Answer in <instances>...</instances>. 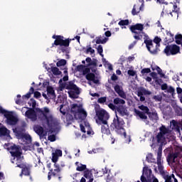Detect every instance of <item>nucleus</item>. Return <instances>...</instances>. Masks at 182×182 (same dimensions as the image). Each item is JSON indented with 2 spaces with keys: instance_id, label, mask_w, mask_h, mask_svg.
I'll use <instances>...</instances> for the list:
<instances>
[{
  "instance_id": "a878e982",
  "label": "nucleus",
  "mask_w": 182,
  "mask_h": 182,
  "mask_svg": "<svg viewBox=\"0 0 182 182\" xmlns=\"http://www.w3.org/2000/svg\"><path fill=\"white\" fill-rule=\"evenodd\" d=\"M171 124L173 127V129H175V130L178 132V133H180V129L182 130V122L178 123L177 121L173 119L171 122Z\"/></svg>"
},
{
  "instance_id": "603ef678",
  "label": "nucleus",
  "mask_w": 182,
  "mask_h": 182,
  "mask_svg": "<svg viewBox=\"0 0 182 182\" xmlns=\"http://www.w3.org/2000/svg\"><path fill=\"white\" fill-rule=\"evenodd\" d=\"M107 100V97H101L98 98L97 103H100V105H103L104 103H106Z\"/></svg>"
},
{
  "instance_id": "58836bf2",
  "label": "nucleus",
  "mask_w": 182,
  "mask_h": 182,
  "mask_svg": "<svg viewBox=\"0 0 182 182\" xmlns=\"http://www.w3.org/2000/svg\"><path fill=\"white\" fill-rule=\"evenodd\" d=\"M152 70H156L158 75H160V77H164V76H166V75H164V73H163V70H161V68H160V67L159 66H156L155 68H151Z\"/></svg>"
},
{
  "instance_id": "79ce46f5",
  "label": "nucleus",
  "mask_w": 182,
  "mask_h": 182,
  "mask_svg": "<svg viewBox=\"0 0 182 182\" xmlns=\"http://www.w3.org/2000/svg\"><path fill=\"white\" fill-rule=\"evenodd\" d=\"M21 171L24 176H31V168L26 165L23 168V169H21Z\"/></svg>"
},
{
  "instance_id": "72a5a7b5",
  "label": "nucleus",
  "mask_w": 182,
  "mask_h": 182,
  "mask_svg": "<svg viewBox=\"0 0 182 182\" xmlns=\"http://www.w3.org/2000/svg\"><path fill=\"white\" fill-rule=\"evenodd\" d=\"M33 93H35V88H33V87H31L26 95L22 96V99H29Z\"/></svg>"
},
{
  "instance_id": "1a4fd4ad",
  "label": "nucleus",
  "mask_w": 182,
  "mask_h": 182,
  "mask_svg": "<svg viewBox=\"0 0 182 182\" xmlns=\"http://www.w3.org/2000/svg\"><path fill=\"white\" fill-rule=\"evenodd\" d=\"M144 43H145L147 50L151 55H157L159 53V51H160V48L159 46H157L156 44L153 43V41L145 39L144 41Z\"/></svg>"
},
{
  "instance_id": "e433bc0d",
  "label": "nucleus",
  "mask_w": 182,
  "mask_h": 182,
  "mask_svg": "<svg viewBox=\"0 0 182 182\" xmlns=\"http://www.w3.org/2000/svg\"><path fill=\"white\" fill-rule=\"evenodd\" d=\"M65 120L68 124H70L75 120V117L72 114L68 113L65 115Z\"/></svg>"
},
{
  "instance_id": "de8ad7c7",
  "label": "nucleus",
  "mask_w": 182,
  "mask_h": 182,
  "mask_svg": "<svg viewBox=\"0 0 182 182\" xmlns=\"http://www.w3.org/2000/svg\"><path fill=\"white\" fill-rule=\"evenodd\" d=\"M102 60L104 66H106V65H107L109 70H113V65H112V64H110L109 61L106 60V58H103Z\"/></svg>"
},
{
  "instance_id": "9b49d317",
  "label": "nucleus",
  "mask_w": 182,
  "mask_h": 182,
  "mask_svg": "<svg viewBox=\"0 0 182 182\" xmlns=\"http://www.w3.org/2000/svg\"><path fill=\"white\" fill-rule=\"evenodd\" d=\"M151 169H149L148 166H144L143 168V173L141 176V182H151Z\"/></svg>"
},
{
  "instance_id": "4d7b16f0",
  "label": "nucleus",
  "mask_w": 182,
  "mask_h": 182,
  "mask_svg": "<svg viewBox=\"0 0 182 182\" xmlns=\"http://www.w3.org/2000/svg\"><path fill=\"white\" fill-rule=\"evenodd\" d=\"M151 73V70H150V68H143L141 70V73L143 75H146L147 73Z\"/></svg>"
},
{
  "instance_id": "5fc2aeb1",
  "label": "nucleus",
  "mask_w": 182,
  "mask_h": 182,
  "mask_svg": "<svg viewBox=\"0 0 182 182\" xmlns=\"http://www.w3.org/2000/svg\"><path fill=\"white\" fill-rule=\"evenodd\" d=\"M168 93H171L172 95V97H174V95H176V90L174 87L170 86L167 90Z\"/></svg>"
},
{
  "instance_id": "a19ab883",
  "label": "nucleus",
  "mask_w": 182,
  "mask_h": 182,
  "mask_svg": "<svg viewBox=\"0 0 182 182\" xmlns=\"http://www.w3.org/2000/svg\"><path fill=\"white\" fill-rule=\"evenodd\" d=\"M139 92L140 96H147L151 95V91L146 90V88H142Z\"/></svg>"
},
{
  "instance_id": "0eeeda50",
  "label": "nucleus",
  "mask_w": 182,
  "mask_h": 182,
  "mask_svg": "<svg viewBox=\"0 0 182 182\" xmlns=\"http://www.w3.org/2000/svg\"><path fill=\"white\" fill-rule=\"evenodd\" d=\"M9 153L11 154L12 157H14L13 160H15V157L16 158V161L21 160V156H22V152L21 151V147L19 146H16L14 144L8 148Z\"/></svg>"
},
{
  "instance_id": "69168bd1",
  "label": "nucleus",
  "mask_w": 182,
  "mask_h": 182,
  "mask_svg": "<svg viewBox=\"0 0 182 182\" xmlns=\"http://www.w3.org/2000/svg\"><path fill=\"white\" fill-rule=\"evenodd\" d=\"M88 73H90V68L85 67L82 70V75H88Z\"/></svg>"
},
{
  "instance_id": "c85d7f7f",
  "label": "nucleus",
  "mask_w": 182,
  "mask_h": 182,
  "mask_svg": "<svg viewBox=\"0 0 182 182\" xmlns=\"http://www.w3.org/2000/svg\"><path fill=\"white\" fill-rule=\"evenodd\" d=\"M134 113L136 114V116H139L140 119H142L143 120H146L147 119V116L145 112L139 111L136 109H134Z\"/></svg>"
},
{
  "instance_id": "bf43d9fd",
  "label": "nucleus",
  "mask_w": 182,
  "mask_h": 182,
  "mask_svg": "<svg viewBox=\"0 0 182 182\" xmlns=\"http://www.w3.org/2000/svg\"><path fill=\"white\" fill-rule=\"evenodd\" d=\"M162 177H163V178L165 179L164 182H173V181H171V176L167 175V173L165 174L164 176H163Z\"/></svg>"
},
{
  "instance_id": "e2e57ef3",
  "label": "nucleus",
  "mask_w": 182,
  "mask_h": 182,
  "mask_svg": "<svg viewBox=\"0 0 182 182\" xmlns=\"http://www.w3.org/2000/svg\"><path fill=\"white\" fill-rule=\"evenodd\" d=\"M84 68H85V65H79L76 67L77 72H83Z\"/></svg>"
},
{
  "instance_id": "b1692460",
  "label": "nucleus",
  "mask_w": 182,
  "mask_h": 182,
  "mask_svg": "<svg viewBox=\"0 0 182 182\" xmlns=\"http://www.w3.org/2000/svg\"><path fill=\"white\" fill-rule=\"evenodd\" d=\"M167 36L164 38L165 45H168V43H171V42H174V35L171 33V32L166 33Z\"/></svg>"
},
{
  "instance_id": "a211bd4d",
  "label": "nucleus",
  "mask_w": 182,
  "mask_h": 182,
  "mask_svg": "<svg viewBox=\"0 0 182 182\" xmlns=\"http://www.w3.org/2000/svg\"><path fill=\"white\" fill-rule=\"evenodd\" d=\"M117 112V113H119V116H122V117L124 116L127 115V109H126V107H124L122 105L117 106L116 112Z\"/></svg>"
},
{
  "instance_id": "dca6fc26",
  "label": "nucleus",
  "mask_w": 182,
  "mask_h": 182,
  "mask_svg": "<svg viewBox=\"0 0 182 182\" xmlns=\"http://www.w3.org/2000/svg\"><path fill=\"white\" fill-rule=\"evenodd\" d=\"M74 117L75 120H85L87 117V112L83 108H81Z\"/></svg>"
},
{
  "instance_id": "5701e85b",
  "label": "nucleus",
  "mask_w": 182,
  "mask_h": 182,
  "mask_svg": "<svg viewBox=\"0 0 182 182\" xmlns=\"http://www.w3.org/2000/svg\"><path fill=\"white\" fill-rule=\"evenodd\" d=\"M82 109V107H79V105H77V104H73L71 106V109H70V113H72V114H73L74 117L76 116V114H77L80 112V110Z\"/></svg>"
},
{
  "instance_id": "a18cd8bd",
  "label": "nucleus",
  "mask_w": 182,
  "mask_h": 182,
  "mask_svg": "<svg viewBox=\"0 0 182 182\" xmlns=\"http://www.w3.org/2000/svg\"><path fill=\"white\" fill-rule=\"evenodd\" d=\"M51 72L55 76H58L59 75H62V71L59 70V68H58V67L51 68Z\"/></svg>"
},
{
  "instance_id": "3c124183",
  "label": "nucleus",
  "mask_w": 182,
  "mask_h": 182,
  "mask_svg": "<svg viewBox=\"0 0 182 182\" xmlns=\"http://www.w3.org/2000/svg\"><path fill=\"white\" fill-rule=\"evenodd\" d=\"M161 41V38L159 36H156L153 41L154 43H156V46L160 48V42Z\"/></svg>"
},
{
  "instance_id": "f8f14e48",
  "label": "nucleus",
  "mask_w": 182,
  "mask_h": 182,
  "mask_svg": "<svg viewBox=\"0 0 182 182\" xmlns=\"http://www.w3.org/2000/svg\"><path fill=\"white\" fill-rule=\"evenodd\" d=\"M4 116L6 117L8 124H10V126H15V124L18 123V118L14 116L11 112H9L5 109Z\"/></svg>"
},
{
  "instance_id": "052dcab7",
  "label": "nucleus",
  "mask_w": 182,
  "mask_h": 182,
  "mask_svg": "<svg viewBox=\"0 0 182 182\" xmlns=\"http://www.w3.org/2000/svg\"><path fill=\"white\" fill-rule=\"evenodd\" d=\"M17 97L18 99L16 100V105H22L23 103V101L21 100V95H18Z\"/></svg>"
},
{
  "instance_id": "f704fd0d",
  "label": "nucleus",
  "mask_w": 182,
  "mask_h": 182,
  "mask_svg": "<svg viewBox=\"0 0 182 182\" xmlns=\"http://www.w3.org/2000/svg\"><path fill=\"white\" fill-rule=\"evenodd\" d=\"M158 134H161L164 136H166V134H168V129H167L166 127V126L162 125L160 128H159V132Z\"/></svg>"
},
{
  "instance_id": "4468645a",
  "label": "nucleus",
  "mask_w": 182,
  "mask_h": 182,
  "mask_svg": "<svg viewBox=\"0 0 182 182\" xmlns=\"http://www.w3.org/2000/svg\"><path fill=\"white\" fill-rule=\"evenodd\" d=\"M54 171L53 169L51 168L50 172H48V179L50 180L53 176V177H58V180H60L62 178L60 176V168L59 167V165H57L56 164H54Z\"/></svg>"
},
{
  "instance_id": "6e6552de",
  "label": "nucleus",
  "mask_w": 182,
  "mask_h": 182,
  "mask_svg": "<svg viewBox=\"0 0 182 182\" xmlns=\"http://www.w3.org/2000/svg\"><path fill=\"white\" fill-rule=\"evenodd\" d=\"M60 86L59 90L60 92H63L64 89H67L68 90H75L76 89H79L77 85L75 84L73 81H69L66 82H62V79L59 80Z\"/></svg>"
},
{
  "instance_id": "2f4dec72",
  "label": "nucleus",
  "mask_w": 182,
  "mask_h": 182,
  "mask_svg": "<svg viewBox=\"0 0 182 182\" xmlns=\"http://www.w3.org/2000/svg\"><path fill=\"white\" fill-rule=\"evenodd\" d=\"M75 166H77V171H85V170H87L86 165L82 164H79V162H75Z\"/></svg>"
},
{
  "instance_id": "473e14b6",
  "label": "nucleus",
  "mask_w": 182,
  "mask_h": 182,
  "mask_svg": "<svg viewBox=\"0 0 182 182\" xmlns=\"http://www.w3.org/2000/svg\"><path fill=\"white\" fill-rule=\"evenodd\" d=\"M146 114H148L150 120H152V121L159 120V115L157 114L156 112H150V111H149V113Z\"/></svg>"
},
{
  "instance_id": "aec40b11",
  "label": "nucleus",
  "mask_w": 182,
  "mask_h": 182,
  "mask_svg": "<svg viewBox=\"0 0 182 182\" xmlns=\"http://www.w3.org/2000/svg\"><path fill=\"white\" fill-rule=\"evenodd\" d=\"M62 156V150L57 149L55 152L52 154V161L53 163H57L58 160H59V157Z\"/></svg>"
},
{
  "instance_id": "09e8293b",
  "label": "nucleus",
  "mask_w": 182,
  "mask_h": 182,
  "mask_svg": "<svg viewBox=\"0 0 182 182\" xmlns=\"http://www.w3.org/2000/svg\"><path fill=\"white\" fill-rule=\"evenodd\" d=\"M163 146L159 145L158 151H157V157L156 159H161V154L163 151Z\"/></svg>"
},
{
  "instance_id": "c9c22d12",
  "label": "nucleus",
  "mask_w": 182,
  "mask_h": 182,
  "mask_svg": "<svg viewBox=\"0 0 182 182\" xmlns=\"http://www.w3.org/2000/svg\"><path fill=\"white\" fill-rule=\"evenodd\" d=\"M107 41H109V38H105L104 39H102V36L100 37H97L96 38V43L97 45H100V43H102V45L106 43V42H107Z\"/></svg>"
},
{
  "instance_id": "423d86ee",
  "label": "nucleus",
  "mask_w": 182,
  "mask_h": 182,
  "mask_svg": "<svg viewBox=\"0 0 182 182\" xmlns=\"http://www.w3.org/2000/svg\"><path fill=\"white\" fill-rule=\"evenodd\" d=\"M30 100L32 103L33 108H29L28 107H26V109H28V110L26 112L25 116L27 117V119L31 120V122H36L38 120V114L34 109L35 107H36V100H35L33 98H31Z\"/></svg>"
},
{
  "instance_id": "f03ea898",
  "label": "nucleus",
  "mask_w": 182,
  "mask_h": 182,
  "mask_svg": "<svg viewBox=\"0 0 182 182\" xmlns=\"http://www.w3.org/2000/svg\"><path fill=\"white\" fill-rule=\"evenodd\" d=\"M144 30V25L142 23H136L135 25L130 26L129 31L132 33H134L133 38L136 39L133 43L129 46V49H133L134 46L137 44V41H141L143 39V36L146 38H149V36L143 31Z\"/></svg>"
},
{
  "instance_id": "ddd939ff",
  "label": "nucleus",
  "mask_w": 182,
  "mask_h": 182,
  "mask_svg": "<svg viewBox=\"0 0 182 182\" xmlns=\"http://www.w3.org/2000/svg\"><path fill=\"white\" fill-rule=\"evenodd\" d=\"M16 136L18 139H22L23 140H26V141H32V137L31 135L28 134H25V128H22L16 131Z\"/></svg>"
},
{
  "instance_id": "4c0bfd02",
  "label": "nucleus",
  "mask_w": 182,
  "mask_h": 182,
  "mask_svg": "<svg viewBox=\"0 0 182 182\" xmlns=\"http://www.w3.org/2000/svg\"><path fill=\"white\" fill-rule=\"evenodd\" d=\"M22 160H23V156H21V160L17 161L16 166L18 167V168H21V170H23L26 166V164L22 163Z\"/></svg>"
},
{
  "instance_id": "680f3d73",
  "label": "nucleus",
  "mask_w": 182,
  "mask_h": 182,
  "mask_svg": "<svg viewBox=\"0 0 182 182\" xmlns=\"http://www.w3.org/2000/svg\"><path fill=\"white\" fill-rule=\"evenodd\" d=\"M108 107H109V109H111V110H113L116 113V110L117 109V106L114 105L113 103H109L108 105Z\"/></svg>"
},
{
  "instance_id": "ea45409f",
  "label": "nucleus",
  "mask_w": 182,
  "mask_h": 182,
  "mask_svg": "<svg viewBox=\"0 0 182 182\" xmlns=\"http://www.w3.org/2000/svg\"><path fill=\"white\" fill-rule=\"evenodd\" d=\"M0 134L1 136H8L9 134V130L5 127H0Z\"/></svg>"
},
{
  "instance_id": "c03bdc74",
  "label": "nucleus",
  "mask_w": 182,
  "mask_h": 182,
  "mask_svg": "<svg viewBox=\"0 0 182 182\" xmlns=\"http://www.w3.org/2000/svg\"><path fill=\"white\" fill-rule=\"evenodd\" d=\"M126 101L123 99H120L119 97H116L114 99V105H124Z\"/></svg>"
},
{
  "instance_id": "39448f33",
  "label": "nucleus",
  "mask_w": 182,
  "mask_h": 182,
  "mask_svg": "<svg viewBox=\"0 0 182 182\" xmlns=\"http://www.w3.org/2000/svg\"><path fill=\"white\" fill-rule=\"evenodd\" d=\"M53 39H55L54 43L52 44V46H63L64 48H69L72 39L65 38L63 36H56L53 35L52 36Z\"/></svg>"
},
{
  "instance_id": "864d4df0",
  "label": "nucleus",
  "mask_w": 182,
  "mask_h": 182,
  "mask_svg": "<svg viewBox=\"0 0 182 182\" xmlns=\"http://www.w3.org/2000/svg\"><path fill=\"white\" fill-rule=\"evenodd\" d=\"M58 68H60V66H65L66 65V60H60L58 62L56 63Z\"/></svg>"
},
{
  "instance_id": "bb28decb",
  "label": "nucleus",
  "mask_w": 182,
  "mask_h": 182,
  "mask_svg": "<svg viewBox=\"0 0 182 182\" xmlns=\"http://www.w3.org/2000/svg\"><path fill=\"white\" fill-rule=\"evenodd\" d=\"M47 95L50 99H55V97H56V95H55V90H53V87H47Z\"/></svg>"
},
{
  "instance_id": "13d9d810",
  "label": "nucleus",
  "mask_w": 182,
  "mask_h": 182,
  "mask_svg": "<svg viewBox=\"0 0 182 182\" xmlns=\"http://www.w3.org/2000/svg\"><path fill=\"white\" fill-rule=\"evenodd\" d=\"M153 154H149L146 156V161L148 163H154V161H153Z\"/></svg>"
},
{
  "instance_id": "0e129e2a",
  "label": "nucleus",
  "mask_w": 182,
  "mask_h": 182,
  "mask_svg": "<svg viewBox=\"0 0 182 182\" xmlns=\"http://www.w3.org/2000/svg\"><path fill=\"white\" fill-rule=\"evenodd\" d=\"M33 94H34V97L36 99H40V97H41V95L39 91H36V92L34 91Z\"/></svg>"
},
{
  "instance_id": "f257e3e1",
  "label": "nucleus",
  "mask_w": 182,
  "mask_h": 182,
  "mask_svg": "<svg viewBox=\"0 0 182 182\" xmlns=\"http://www.w3.org/2000/svg\"><path fill=\"white\" fill-rule=\"evenodd\" d=\"M37 113H39V119L43 126H47L51 130H53L55 127L59 126V122L58 119L53 117V114H50V110L48 107H43V109L36 108Z\"/></svg>"
},
{
  "instance_id": "412c9836",
  "label": "nucleus",
  "mask_w": 182,
  "mask_h": 182,
  "mask_svg": "<svg viewBox=\"0 0 182 182\" xmlns=\"http://www.w3.org/2000/svg\"><path fill=\"white\" fill-rule=\"evenodd\" d=\"M68 93L71 99H77V97H79V95H80V90L77 88L76 90L68 91Z\"/></svg>"
},
{
  "instance_id": "6e6d98bb",
  "label": "nucleus",
  "mask_w": 182,
  "mask_h": 182,
  "mask_svg": "<svg viewBox=\"0 0 182 182\" xmlns=\"http://www.w3.org/2000/svg\"><path fill=\"white\" fill-rule=\"evenodd\" d=\"M140 9H141V7H140L139 10L136 11V4H134L132 10V15H133V16H135V15H137V14H140Z\"/></svg>"
},
{
  "instance_id": "8fccbe9b",
  "label": "nucleus",
  "mask_w": 182,
  "mask_h": 182,
  "mask_svg": "<svg viewBox=\"0 0 182 182\" xmlns=\"http://www.w3.org/2000/svg\"><path fill=\"white\" fill-rule=\"evenodd\" d=\"M175 113L176 116H182V109L181 107L176 106L175 107Z\"/></svg>"
},
{
  "instance_id": "c756f323",
  "label": "nucleus",
  "mask_w": 182,
  "mask_h": 182,
  "mask_svg": "<svg viewBox=\"0 0 182 182\" xmlns=\"http://www.w3.org/2000/svg\"><path fill=\"white\" fill-rule=\"evenodd\" d=\"M130 24L129 19L121 20L119 21L118 25L122 26V29H126V26Z\"/></svg>"
},
{
  "instance_id": "338daca9",
  "label": "nucleus",
  "mask_w": 182,
  "mask_h": 182,
  "mask_svg": "<svg viewBox=\"0 0 182 182\" xmlns=\"http://www.w3.org/2000/svg\"><path fill=\"white\" fill-rule=\"evenodd\" d=\"M48 140L50 141H56V136L52 134V135H49L48 137Z\"/></svg>"
},
{
  "instance_id": "20e7f679",
  "label": "nucleus",
  "mask_w": 182,
  "mask_h": 182,
  "mask_svg": "<svg viewBox=\"0 0 182 182\" xmlns=\"http://www.w3.org/2000/svg\"><path fill=\"white\" fill-rule=\"evenodd\" d=\"M95 113L96 117H97L95 121L97 124H107V120L110 119V114H109V112L106 109H97L95 111Z\"/></svg>"
},
{
  "instance_id": "7ed1b4c3",
  "label": "nucleus",
  "mask_w": 182,
  "mask_h": 182,
  "mask_svg": "<svg viewBox=\"0 0 182 182\" xmlns=\"http://www.w3.org/2000/svg\"><path fill=\"white\" fill-rule=\"evenodd\" d=\"M124 121L123 119H120L117 114H116V118L113 119L112 123L110 127L112 130H114L118 133V134H123L126 137V131L124 130Z\"/></svg>"
},
{
  "instance_id": "f3484780",
  "label": "nucleus",
  "mask_w": 182,
  "mask_h": 182,
  "mask_svg": "<svg viewBox=\"0 0 182 182\" xmlns=\"http://www.w3.org/2000/svg\"><path fill=\"white\" fill-rule=\"evenodd\" d=\"M34 132L40 136V137H45L47 136L46 132H45V129L43 127H41L40 125H36L33 127Z\"/></svg>"
},
{
  "instance_id": "49530a36",
  "label": "nucleus",
  "mask_w": 182,
  "mask_h": 182,
  "mask_svg": "<svg viewBox=\"0 0 182 182\" xmlns=\"http://www.w3.org/2000/svg\"><path fill=\"white\" fill-rule=\"evenodd\" d=\"M178 11L179 9H177V4H174L173 10L172 11V12H170L169 14L171 16H173V14H174L175 16H177V18H178Z\"/></svg>"
},
{
  "instance_id": "774afa93",
  "label": "nucleus",
  "mask_w": 182,
  "mask_h": 182,
  "mask_svg": "<svg viewBox=\"0 0 182 182\" xmlns=\"http://www.w3.org/2000/svg\"><path fill=\"white\" fill-rule=\"evenodd\" d=\"M127 74L129 75V76H136V71L133 70H129L127 71Z\"/></svg>"
},
{
  "instance_id": "7c9ffc66",
  "label": "nucleus",
  "mask_w": 182,
  "mask_h": 182,
  "mask_svg": "<svg viewBox=\"0 0 182 182\" xmlns=\"http://www.w3.org/2000/svg\"><path fill=\"white\" fill-rule=\"evenodd\" d=\"M150 76H151L153 79H156L155 83H156V85H160V83L163 82V80L159 79V77H157V73L152 72L150 73Z\"/></svg>"
},
{
  "instance_id": "cd10ccee",
  "label": "nucleus",
  "mask_w": 182,
  "mask_h": 182,
  "mask_svg": "<svg viewBox=\"0 0 182 182\" xmlns=\"http://www.w3.org/2000/svg\"><path fill=\"white\" fill-rule=\"evenodd\" d=\"M101 132L103 134H107L109 136L110 134V129H109V124L107 122V124H103L101 127Z\"/></svg>"
},
{
  "instance_id": "393cba45",
  "label": "nucleus",
  "mask_w": 182,
  "mask_h": 182,
  "mask_svg": "<svg viewBox=\"0 0 182 182\" xmlns=\"http://www.w3.org/2000/svg\"><path fill=\"white\" fill-rule=\"evenodd\" d=\"M156 163L158 165V170L161 174V176H165L166 171H164V166H163V164H161V159H156Z\"/></svg>"
},
{
  "instance_id": "2eb2a0df",
  "label": "nucleus",
  "mask_w": 182,
  "mask_h": 182,
  "mask_svg": "<svg viewBox=\"0 0 182 182\" xmlns=\"http://www.w3.org/2000/svg\"><path fill=\"white\" fill-rule=\"evenodd\" d=\"M178 152H169L166 161L168 164H177V159L178 158Z\"/></svg>"
},
{
  "instance_id": "37998d69",
  "label": "nucleus",
  "mask_w": 182,
  "mask_h": 182,
  "mask_svg": "<svg viewBox=\"0 0 182 182\" xmlns=\"http://www.w3.org/2000/svg\"><path fill=\"white\" fill-rule=\"evenodd\" d=\"M138 108L142 111L143 113H146L147 114L149 112H150V109H149V107L144 106L143 105H139Z\"/></svg>"
},
{
  "instance_id": "6ab92c4d",
  "label": "nucleus",
  "mask_w": 182,
  "mask_h": 182,
  "mask_svg": "<svg viewBox=\"0 0 182 182\" xmlns=\"http://www.w3.org/2000/svg\"><path fill=\"white\" fill-rule=\"evenodd\" d=\"M87 80H90V82H93L95 85L99 84L100 81L97 79V77L93 73H90L86 75Z\"/></svg>"
},
{
  "instance_id": "9d476101",
  "label": "nucleus",
  "mask_w": 182,
  "mask_h": 182,
  "mask_svg": "<svg viewBox=\"0 0 182 182\" xmlns=\"http://www.w3.org/2000/svg\"><path fill=\"white\" fill-rule=\"evenodd\" d=\"M164 52L166 56H170V55H177V53H180V46L176 44L168 45L166 46Z\"/></svg>"
},
{
  "instance_id": "4be33fe9",
  "label": "nucleus",
  "mask_w": 182,
  "mask_h": 182,
  "mask_svg": "<svg viewBox=\"0 0 182 182\" xmlns=\"http://www.w3.org/2000/svg\"><path fill=\"white\" fill-rule=\"evenodd\" d=\"M156 142L159 146H164L166 143V136L161 134H159L156 136Z\"/></svg>"
}]
</instances>
